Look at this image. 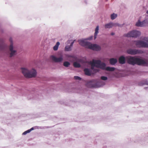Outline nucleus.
I'll return each instance as SVG.
<instances>
[{
	"instance_id": "38",
	"label": "nucleus",
	"mask_w": 148,
	"mask_h": 148,
	"mask_svg": "<svg viewBox=\"0 0 148 148\" xmlns=\"http://www.w3.org/2000/svg\"><path fill=\"white\" fill-rule=\"evenodd\" d=\"M146 13L148 14V10L146 11Z\"/></svg>"
},
{
	"instance_id": "40",
	"label": "nucleus",
	"mask_w": 148,
	"mask_h": 148,
	"mask_svg": "<svg viewBox=\"0 0 148 148\" xmlns=\"http://www.w3.org/2000/svg\"><path fill=\"white\" fill-rule=\"evenodd\" d=\"M35 64L37 65V66H38V64L37 63H36V62H35Z\"/></svg>"
},
{
	"instance_id": "17",
	"label": "nucleus",
	"mask_w": 148,
	"mask_h": 148,
	"mask_svg": "<svg viewBox=\"0 0 148 148\" xmlns=\"http://www.w3.org/2000/svg\"><path fill=\"white\" fill-rule=\"evenodd\" d=\"M117 59L114 58H111L109 60V62L110 64L112 65H115L117 62Z\"/></svg>"
},
{
	"instance_id": "23",
	"label": "nucleus",
	"mask_w": 148,
	"mask_h": 148,
	"mask_svg": "<svg viewBox=\"0 0 148 148\" xmlns=\"http://www.w3.org/2000/svg\"><path fill=\"white\" fill-rule=\"evenodd\" d=\"M117 16V14L114 13H113L112 14L110 15V18L111 19L113 20Z\"/></svg>"
},
{
	"instance_id": "15",
	"label": "nucleus",
	"mask_w": 148,
	"mask_h": 148,
	"mask_svg": "<svg viewBox=\"0 0 148 148\" xmlns=\"http://www.w3.org/2000/svg\"><path fill=\"white\" fill-rule=\"evenodd\" d=\"M119 63L122 64H123L125 63L126 58L125 56L123 55L121 56L119 58Z\"/></svg>"
},
{
	"instance_id": "35",
	"label": "nucleus",
	"mask_w": 148,
	"mask_h": 148,
	"mask_svg": "<svg viewBox=\"0 0 148 148\" xmlns=\"http://www.w3.org/2000/svg\"><path fill=\"white\" fill-rule=\"evenodd\" d=\"M84 2L86 4H88V1L87 0H84Z\"/></svg>"
},
{
	"instance_id": "41",
	"label": "nucleus",
	"mask_w": 148,
	"mask_h": 148,
	"mask_svg": "<svg viewBox=\"0 0 148 148\" xmlns=\"http://www.w3.org/2000/svg\"><path fill=\"white\" fill-rule=\"evenodd\" d=\"M39 63H41V61H39Z\"/></svg>"
},
{
	"instance_id": "16",
	"label": "nucleus",
	"mask_w": 148,
	"mask_h": 148,
	"mask_svg": "<svg viewBox=\"0 0 148 148\" xmlns=\"http://www.w3.org/2000/svg\"><path fill=\"white\" fill-rule=\"evenodd\" d=\"M66 56L67 59L69 61L71 60V59H75L77 58L76 56L74 54H66Z\"/></svg>"
},
{
	"instance_id": "2",
	"label": "nucleus",
	"mask_w": 148,
	"mask_h": 148,
	"mask_svg": "<svg viewBox=\"0 0 148 148\" xmlns=\"http://www.w3.org/2000/svg\"><path fill=\"white\" fill-rule=\"evenodd\" d=\"M127 62L129 64L134 66L143 65L147 64V62L144 59L136 56H130L127 57Z\"/></svg>"
},
{
	"instance_id": "5",
	"label": "nucleus",
	"mask_w": 148,
	"mask_h": 148,
	"mask_svg": "<svg viewBox=\"0 0 148 148\" xmlns=\"http://www.w3.org/2000/svg\"><path fill=\"white\" fill-rule=\"evenodd\" d=\"M86 45V47L93 51H98L101 49V47L100 45L96 44H92L90 42H85Z\"/></svg>"
},
{
	"instance_id": "18",
	"label": "nucleus",
	"mask_w": 148,
	"mask_h": 148,
	"mask_svg": "<svg viewBox=\"0 0 148 148\" xmlns=\"http://www.w3.org/2000/svg\"><path fill=\"white\" fill-rule=\"evenodd\" d=\"M84 72L86 75L90 76L91 75L92 70L88 68H86L84 69Z\"/></svg>"
},
{
	"instance_id": "33",
	"label": "nucleus",
	"mask_w": 148,
	"mask_h": 148,
	"mask_svg": "<svg viewBox=\"0 0 148 148\" xmlns=\"http://www.w3.org/2000/svg\"><path fill=\"white\" fill-rule=\"evenodd\" d=\"M59 103L61 104H64V102L61 101H59Z\"/></svg>"
},
{
	"instance_id": "37",
	"label": "nucleus",
	"mask_w": 148,
	"mask_h": 148,
	"mask_svg": "<svg viewBox=\"0 0 148 148\" xmlns=\"http://www.w3.org/2000/svg\"><path fill=\"white\" fill-rule=\"evenodd\" d=\"M79 62H82V59H80L79 60Z\"/></svg>"
},
{
	"instance_id": "14",
	"label": "nucleus",
	"mask_w": 148,
	"mask_h": 148,
	"mask_svg": "<svg viewBox=\"0 0 148 148\" xmlns=\"http://www.w3.org/2000/svg\"><path fill=\"white\" fill-rule=\"evenodd\" d=\"M53 59L54 61L57 62H62L64 60L63 57L62 55L59 58H57L54 56L53 57Z\"/></svg>"
},
{
	"instance_id": "13",
	"label": "nucleus",
	"mask_w": 148,
	"mask_h": 148,
	"mask_svg": "<svg viewBox=\"0 0 148 148\" xmlns=\"http://www.w3.org/2000/svg\"><path fill=\"white\" fill-rule=\"evenodd\" d=\"M72 88L73 89V90H74V92L77 93H82L83 91V88L81 86L73 87Z\"/></svg>"
},
{
	"instance_id": "1",
	"label": "nucleus",
	"mask_w": 148,
	"mask_h": 148,
	"mask_svg": "<svg viewBox=\"0 0 148 148\" xmlns=\"http://www.w3.org/2000/svg\"><path fill=\"white\" fill-rule=\"evenodd\" d=\"M101 80L93 79L88 81L86 84L88 87L91 88H97L102 86L106 84V82L104 81H106L108 79L107 76H102L101 77Z\"/></svg>"
},
{
	"instance_id": "36",
	"label": "nucleus",
	"mask_w": 148,
	"mask_h": 148,
	"mask_svg": "<svg viewBox=\"0 0 148 148\" xmlns=\"http://www.w3.org/2000/svg\"><path fill=\"white\" fill-rule=\"evenodd\" d=\"M110 34L112 36H114L115 34V33L114 32H112Z\"/></svg>"
},
{
	"instance_id": "34",
	"label": "nucleus",
	"mask_w": 148,
	"mask_h": 148,
	"mask_svg": "<svg viewBox=\"0 0 148 148\" xmlns=\"http://www.w3.org/2000/svg\"><path fill=\"white\" fill-rule=\"evenodd\" d=\"M125 74H121L120 75V77H124L125 76Z\"/></svg>"
},
{
	"instance_id": "3",
	"label": "nucleus",
	"mask_w": 148,
	"mask_h": 148,
	"mask_svg": "<svg viewBox=\"0 0 148 148\" xmlns=\"http://www.w3.org/2000/svg\"><path fill=\"white\" fill-rule=\"evenodd\" d=\"M90 63L93 67H99L103 70L109 71H113L115 69L114 67L106 66V64L104 62H102L100 60H95L93 59L92 61H90Z\"/></svg>"
},
{
	"instance_id": "10",
	"label": "nucleus",
	"mask_w": 148,
	"mask_h": 148,
	"mask_svg": "<svg viewBox=\"0 0 148 148\" xmlns=\"http://www.w3.org/2000/svg\"><path fill=\"white\" fill-rule=\"evenodd\" d=\"M147 42L144 41L139 40L136 43V45L138 47L141 48H148V39L146 40Z\"/></svg>"
},
{
	"instance_id": "29",
	"label": "nucleus",
	"mask_w": 148,
	"mask_h": 148,
	"mask_svg": "<svg viewBox=\"0 0 148 148\" xmlns=\"http://www.w3.org/2000/svg\"><path fill=\"white\" fill-rule=\"evenodd\" d=\"M85 148H92L90 146H86L85 147ZM102 148H113L111 147H107L106 146H103Z\"/></svg>"
},
{
	"instance_id": "32",
	"label": "nucleus",
	"mask_w": 148,
	"mask_h": 148,
	"mask_svg": "<svg viewBox=\"0 0 148 148\" xmlns=\"http://www.w3.org/2000/svg\"><path fill=\"white\" fill-rule=\"evenodd\" d=\"M75 40H74L73 41H72V42H71L70 44V45L69 46H70V47H71V48L72 47H73V44L75 42Z\"/></svg>"
},
{
	"instance_id": "42",
	"label": "nucleus",
	"mask_w": 148,
	"mask_h": 148,
	"mask_svg": "<svg viewBox=\"0 0 148 148\" xmlns=\"http://www.w3.org/2000/svg\"><path fill=\"white\" fill-rule=\"evenodd\" d=\"M139 143H140V144H142L143 143H141L140 142H139Z\"/></svg>"
},
{
	"instance_id": "31",
	"label": "nucleus",
	"mask_w": 148,
	"mask_h": 148,
	"mask_svg": "<svg viewBox=\"0 0 148 148\" xmlns=\"http://www.w3.org/2000/svg\"><path fill=\"white\" fill-rule=\"evenodd\" d=\"M30 132L29 130L28 129V130H26V131H25L24 132L22 133V135H25L27 134V133H29Z\"/></svg>"
},
{
	"instance_id": "27",
	"label": "nucleus",
	"mask_w": 148,
	"mask_h": 148,
	"mask_svg": "<svg viewBox=\"0 0 148 148\" xmlns=\"http://www.w3.org/2000/svg\"><path fill=\"white\" fill-rule=\"evenodd\" d=\"M74 79L78 81H80L82 79V78L80 77L77 76H75L74 77Z\"/></svg>"
},
{
	"instance_id": "39",
	"label": "nucleus",
	"mask_w": 148,
	"mask_h": 148,
	"mask_svg": "<svg viewBox=\"0 0 148 148\" xmlns=\"http://www.w3.org/2000/svg\"><path fill=\"white\" fill-rule=\"evenodd\" d=\"M148 88V87H145V89H146L147 88Z\"/></svg>"
},
{
	"instance_id": "9",
	"label": "nucleus",
	"mask_w": 148,
	"mask_h": 148,
	"mask_svg": "<svg viewBox=\"0 0 148 148\" xmlns=\"http://www.w3.org/2000/svg\"><path fill=\"white\" fill-rule=\"evenodd\" d=\"M141 34L140 32L137 30H134L129 32L127 34V36L129 37L137 38Z\"/></svg>"
},
{
	"instance_id": "28",
	"label": "nucleus",
	"mask_w": 148,
	"mask_h": 148,
	"mask_svg": "<svg viewBox=\"0 0 148 148\" xmlns=\"http://www.w3.org/2000/svg\"><path fill=\"white\" fill-rule=\"evenodd\" d=\"M39 127L36 126L34 127L31 128L30 129H29L30 132L34 130V129H39Z\"/></svg>"
},
{
	"instance_id": "4",
	"label": "nucleus",
	"mask_w": 148,
	"mask_h": 148,
	"mask_svg": "<svg viewBox=\"0 0 148 148\" xmlns=\"http://www.w3.org/2000/svg\"><path fill=\"white\" fill-rule=\"evenodd\" d=\"M21 71L24 76L28 78L35 77L37 75L36 70L33 68L29 69L27 68H22Z\"/></svg>"
},
{
	"instance_id": "26",
	"label": "nucleus",
	"mask_w": 148,
	"mask_h": 148,
	"mask_svg": "<svg viewBox=\"0 0 148 148\" xmlns=\"http://www.w3.org/2000/svg\"><path fill=\"white\" fill-rule=\"evenodd\" d=\"M64 50L66 51H70L71 50V48L69 45L66 46L65 47Z\"/></svg>"
},
{
	"instance_id": "12",
	"label": "nucleus",
	"mask_w": 148,
	"mask_h": 148,
	"mask_svg": "<svg viewBox=\"0 0 148 148\" xmlns=\"http://www.w3.org/2000/svg\"><path fill=\"white\" fill-rule=\"evenodd\" d=\"M93 36H91L87 38H86L82 39L79 40V44L82 46L83 47H86V45L85 44V42H89V41H87V40H91L93 38Z\"/></svg>"
},
{
	"instance_id": "8",
	"label": "nucleus",
	"mask_w": 148,
	"mask_h": 148,
	"mask_svg": "<svg viewBox=\"0 0 148 148\" xmlns=\"http://www.w3.org/2000/svg\"><path fill=\"white\" fill-rule=\"evenodd\" d=\"M27 95L28 96V98L29 99H36V98H40L38 93L34 89L32 91H28Z\"/></svg>"
},
{
	"instance_id": "30",
	"label": "nucleus",
	"mask_w": 148,
	"mask_h": 148,
	"mask_svg": "<svg viewBox=\"0 0 148 148\" xmlns=\"http://www.w3.org/2000/svg\"><path fill=\"white\" fill-rule=\"evenodd\" d=\"M114 26H118L120 27H122L123 25L119 24L118 23H114Z\"/></svg>"
},
{
	"instance_id": "11",
	"label": "nucleus",
	"mask_w": 148,
	"mask_h": 148,
	"mask_svg": "<svg viewBox=\"0 0 148 148\" xmlns=\"http://www.w3.org/2000/svg\"><path fill=\"white\" fill-rule=\"evenodd\" d=\"M135 25L136 26L140 27L148 26V20L146 19L141 21L140 20H138L136 23Z\"/></svg>"
},
{
	"instance_id": "21",
	"label": "nucleus",
	"mask_w": 148,
	"mask_h": 148,
	"mask_svg": "<svg viewBox=\"0 0 148 148\" xmlns=\"http://www.w3.org/2000/svg\"><path fill=\"white\" fill-rule=\"evenodd\" d=\"M99 25L97 26L95 29V32L94 33V39L95 40L97 38L98 34L99 33Z\"/></svg>"
},
{
	"instance_id": "20",
	"label": "nucleus",
	"mask_w": 148,
	"mask_h": 148,
	"mask_svg": "<svg viewBox=\"0 0 148 148\" xmlns=\"http://www.w3.org/2000/svg\"><path fill=\"white\" fill-rule=\"evenodd\" d=\"M114 23L112 22H110L104 25V27L106 29L110 28L114 26Z\"/></svg>"
},
{
	"instance_id": "19",
	"label": "nucleus",
	"mask_w": 148,
	"mask_h": 148,
	"mask_svg": "<svg viewBox=\"0 0 148 148\" xmlns=\"http://www.w3.org/2000/svg\"><path fill=\"white\" fill-rule=\"evenodd\" d=\"M144 85H148V82L147 79L143 80L138 83V85L140 86H142Z\"/></svg>"
},
{
	"instance_id": "7",
	"label": "nucleus",
	"mask_w": 148,
	"mask_h": 148,
	"mask_svg": "<svg viewBox=\"0 0 148 148\" xmlns=\"http://www.w3.org/2000/svg\"><path fill=\"white\" fill-rule=\"evenodd\" d=\"M126 51L128 54L132 55H135L137 54H142L145 53V52L142 50L132 48L127 49Z\"/></svg>"
},
{
	"instance_id": "22",
	"label": "nucleus",
	"mask_w": 148,
	"mask_h": 148,
	"mask_svg": "<svg viewBox=\"0 0 148 148\" xmlns=\"http://www.w3.org/2000/svg\"><path fill=\"white\" fill-rule=\"evenodd\" d=\"M60 45V43L59 42H57L56 45L53 47V49L54 50L56 51L58 50Z\"/></svg>"
},
{
	"instance_id": "6",
	"label": "nucleus",
	"mask_w": 148,
	"mask_h": 148,
	"mask_svg": "<svg viewBox=\"0 0 148 148\" xmlns=\"http://www.w3.org/2000/svg\"><path fill=\"white\" fill-rule=\"evenodd\" d=\"M9 41L10 43V50L11 51L10 56L12 57L16 56L17 53V51L16 50L14 49V43L12 37H10L9 39Z\"/></svg>"
},
{
	"instance_id": "25",
	"label": "nucleus",
	"mask_w": 148,
	"mask_h": 148,
	"mask_svg": "<svg viewBox=\"0 0 148 148\" xmlns=\"http://www.w3.org/2000/svg\"><path fill=\"white\" fill-rule=\"evenodd\" d=\"M63 65L66 67H68L71 64L70 63L67 61L64 62L63 63Z\"/></svg>"
},
{
	"instance_id": "24",
	"label": "nucleus",
	"mask_w": 148,
	"mask_h": 148,
	"mask_svg": "<svg viewBox=\"0 0 148 148\" xmlns=\"http://www.w3.org/2000/svg\"><path fill=\"white\" fill-rule=\"evenodd\" d=\"M73 65L76 68H80L81 66V65L79 63L77 62H74Z\"/></svg>"
}]
</instances>
